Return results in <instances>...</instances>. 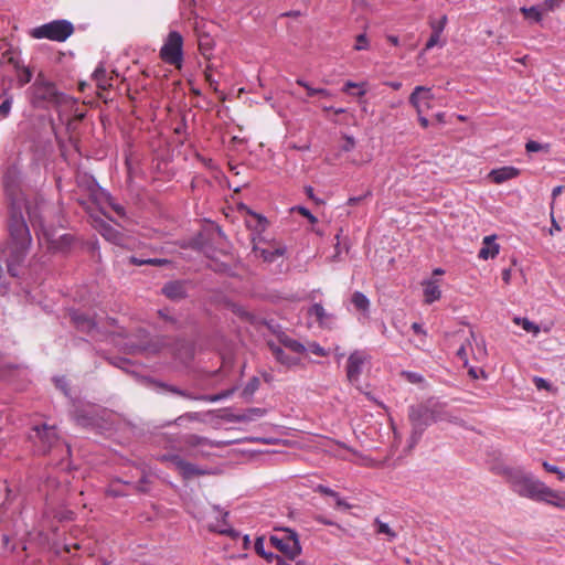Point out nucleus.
Here are the masks:
<instances>
[{
    "label": "nucleus",
    "instance_id": "f257e3e1",
    "mask_svg": "<svg viewBox=\"0 0 565 565\" xmlns=\"http://www.w3.org/2000/svg\"><path fill=\"white\" fill-rule=\"evenodd\" d=\"M3 188L8 200V242L2 249L8 271L12 277L20 275V266L29 254L32 236L25 215L32 224L39 222L40 209L43 203L39 198H28L15 184V180L8 171L3 177Z\"/></svg>",
    "mask_w": 565,
    "mask_h": 565
},
{
    "label": "nucleus",
    "instance_id": "f03ea898",
    "mask_svg": "<svg viewBox=\"0 0 565 565\" xmlns=\"http://www.w3.org/2000/svg\"><path fill=\"white\" fill-rule=\"evenodd\" d=\"M504 475L513 492L520 497L540 502L551 494L548 487L521 468H507Z\"/></svg>",
    "mask_w": 565,
    "mask_h": 565
},
{
    "label": "nucleus",
    "instance_id": "7ed1b4c3",
    "mask_svg": "<svg viewBox=\"0 0 565 565\" xmlns=\"http://www.w3.org/2000/svg\"><path fill=\"white\" fill-rule=\"evenodd\" d=\"M31 103L36 108L58 107L68 102L70 97L60 92L55 84L49 81L43 73H39L33 85Z\"/></svg>",
    "mask_w": 565,
    "mask_h": 565
},
{
    "label": "nucleus",
    "instance_id": "20e7f679",
    "mask_svg": "<svg viewBox=\"0 0 565 565\" xmlns=\"http://www.w3.org/2000/svg\"><path fill=\"white\" fill-rule=\"evenodd\" d=\"M408 419L412 425L408 447L414 448L420 440L426 428L435 423L430 402L409 406Z\"/></svg>",
    "mask_w": 565,
    "mask_h": 565
},
{
    "label": "nucleus",
    "instance_id": "39448f33",
    "mask_svg": "<svg viewBox=\"0 0 565 565\" xmlns=\"http://www.w3.org/2000/svg\"><path fill=\"white\" fill-rule=\"evenodd\" d=\"M269 544L289 559H295L301 553L298 534L291 529L276 530L269 537Z\"/></svg>",
    "mask_w": 565,
    "mask_h": 565
},
{
    "label": "nucleus",
    "instance_id": "423d86ee",
    "mask_svg": "<svg viewBox=\"0 0 565 565\" xmlns=\"http://www.w3.org/2000/svg\"><path fill=\"white\" fill-rule=\"evenodd\" d=\"M74 32L73 24L67 20H55L31 30L34 39H49L56 42H64Z\"/></svg>",
    "mask_w": 565,
    "mask_h": 565
},
{
    "label": "nucleus",
    "instance_id": "0eeeda50",
    "mask_svg": "<svg viewBox=\"0 0 565 565\" xmlns=\"http://www.w3.org/2000/svg\"><path fill=\"white\" fill-rule=\"evenodd\" d=\"M183 38L178 31H171L160 50V57L168 64L181 66L183 60Z\"/></svg>",
    "mask_w": 565,
    "mask_h": 565
},
{
    "label": "nucleus",
    "instance_id": "6e6552de",
    "mask_svg": "<svg viewBox=\"0 0 565 565\" xmlns=\"http://www.w3.org/2000/svg\"><path fill=\"white\" fill-rule=\"evenodd\" d=\"M29 438L41 454L49 452L58 441L55 426H49L46 424L34 426Z\"/></svg>",
    "mask_w": 565,
    "mask_h": 565
},
{
    "label": "nucleus",
    "instance_id": "1a4fd4ad",
    "mask_svg": "<svg viewBox=\"0 0 565 565\" xmlns=\"http://www.w3.org/2000/svg\"><path fill=\"white\" fill-rule=\"evenodd\" d=\"M433 407V419L435 423L447 422L455 425H463V419L460 418L458 413L447 407L446 404L440 402H430Z\"/></svg>",
    "mask_w": 565,
    "mask_h": 565
},
{
    "label": "nucleus",
    "instance_id": "9d476101",
    "mask_svg": "<svg viewBox=\"0 0 565 565\" xmlns=\"http://www.w3.org/2000/svg\"><path fill=\"white\" fill-rule=\"evenodd\" d=\"M70 318L74 327L81 331L95 337V333L98 332V324L94 318L88 315L81 312L78 310H72L70 312Z\"/></svg>",
    "mask_w": 565,
    "mask_h": 565
},
{
    "label": "nucleus",
    "instance_id": "9b49d317",
    "mask_svg": "<svg viewBox=\"0 0 565 565\" xmlns=\"http://www.w3.org/2000/svg\"><path fill=\"white\" fill-rule=\"evenodd\" d=\"M190 285L188 280H170L163 285L161 291L168 299L179 301L188 297Z\"/></svg>",
    "mask_w": 565,
    "mask_h": 565
},
{
    "label": "nucleus",
    "instance_id": "f8f14e48",
    "mask_svg": "<svg viewBox=\"0 0 565 565\" xmlns=\"http://www.w3.org/2000/svg\"><path fill=\"white\" fill-rule=\"evenodd\" d=\"M367 355L362 351H354L350 354L347 363V377L350 383H356L362 373V367Z\"/></svg>",
    "mask_w": 565,
    "mask_h": 565
},
{
    "label": "nucleus",
    "instance_id": "ddd939ff",
    "mask_svg": "<svg viewBox=\"0 0 565 565\" xmlns=\"http://www.w3.org/2000/svg\"><path fill=\"white\" fill-rule=\"evenodd\" d=\"M181 441L183 446L180 447V450L189 457H198L201 454L199 448L209 445L207 438L194 434L184 435Z\"/></svg>",
    "mask_w": 565,
    "mask_h": 565
},
{
    "label": "nucleus",
    "instance_id": "4468645a",
    "mask_svg": "<svg viewBox=\"0 0 565 565\" xmlns=\"http://www.w3.org/2000/svg\"><path fill=\"white\" fill-rule=\"evenodd\" d=\"M308 315L313 317L320 327L329 329L332 328L335 319L334 315L327 312L320 303H313L308 309Z\"/></svg>",
    "mask_w": 565,
    "mask_h": 565
},
{
    "label": "nucleus",
    "instance_id": "2eb2a0df",
    "mask_svg": "<svg viewBox=\"0 0 565 565\" xmlns=\"http://www.w3.org/2000/svg\"><path fill=\"white\" fill-rule=\"evenodd\" d=\"M266 344L278 363L288 367L295 366L299 363V359L286 354L279 343H276L273 340H267Z\"/></svg>",
    "mask_w": 565,
    "mask_h": 565
},
{
    "label": "nucleus",
    "instance_id": "dca6fc26",
    "mask_svg": "<svg viewBox=\"0 0 565 565\" xmlns=\"http://www.w3.org/2000/svg\"><path fill=\"white\" fill-rule=\"evenodd\" d=\"M520 174V170L512 166H505L498 169L491 170L489 178L497 184H501L508 180L516 178Z\"/></svg>",
    "mask_w": 565,
    "mask_h": 565
},
{
    "label": "nucleus",
    "instance_id": "f3484780",
    "mask_svg": "<svg viewBox=\"0 0 565 565\" xmlns=\"http://www.w3.org/2000/svg\"><path fill=\"white\" fill-rule=\"evenodd\" d=\"M276 337L278 343L285 347L286 349L290 350L291 352L297 354H303L305 352H307V348L303 343L290 338L286 332L279 331L276 333Z\"/></svg>",
    "mask_w": 565,
    "mask_h": 565
},
{
    "label": "nucleus",
    "instance_id": "a211bd4d",
    "mask_svg": "<svg viewBox=\"0 0 565 565\" xmlns=\"http://www.w3.org/2000/svg\"><path fill=\"white\" fill-rule=\"evenodd\" d=\"M175 469L181 473L184 479H191L195 476H202L205 473L204 470L198 466L185 461L183 458H174Z\"/></svg>",
    "mask_w": 565,
    "mask_h": 565
},
{
    "label": "nucleus",
    "instance_id": "6ab92c4d",
    "mask_svg": "<svg viewBox=\"0 0 565 565\" xmlns=\"http://www.w3.org/2000/svg\"><path fill=\"white\" fill-rule=\"evenodd\" d=\"M73 243H74V237L71 234H63L57 238H54V237L47 238L49 248L53 252H58V253H66L67 250H70Z\"/></svg>",
    "mask_w": 565,
    "mask_h": 565
},
{
    "label": "nucleus",
    "instance_id": "aec40b11",
    "mask_svg": "<svg viewBox=\"0 0 565 565\" xmlns=\"http://www.w3.org/2000/svg\"><path fill=\"white\" fill-rule=\"evenodd\" d=\"M499 253V245L494 243V236H486L483 238V246L479 250V258L489 259L494 258Z\"/></svg>",
    "mask_w": 565,
    "mask_h": 565
},
{
    "label": "nucleus",
    "instance_id": "412c9836",
    "mask_svg": "<svg viewBox=\"0 0 565 565\" xmlns=\"http://www.w3.org/2000/svg\"><path fill=\"white\" fill-rule=\"evenodd\" d=\"M266 411L259 407L248 408L244 414L233 415L230 420L234 423L250 422L260 418L265 415Z\"/></svg>",
    "mask_w": 565,
    "mask_h": 565
},
{
    "label": "nucleus",
    "instance_id": "4be33fe9",
    "mask_svg": "<svg viewBox=\"0 0 565 565\" xmlns=\"http://www.w3.org/2000/svg\"><path fill=\"white\" fill-rule=\"evenodd\" d=\"M441 296L439 286L435 281H427L424 287V297L427 303H433L438 300Z\"/></svg>",
    "mask_w": 565,
    "mask_h": 565
},
{
    "label": "nucleus",
    "instance_id": "5701e85b",
    "mask_svg": "<svg viewBox=\"0 0 565 565\" xmlns=\"http://www.w3.org/2000/svg\"><path fill=\"white\" fill-rule=\"evenodd\" d=\"M420 93L424 94V98H426V99H430L431 98V94H430V89L429 88H427L425 86H417V87H415V89L413 90V93L409 96V103L417 109L418 114L422 113V109H420V106H419V94Z\"/></svg>",
    "mask_w": 565,
    "mask_h": 565
},
{
    "label": "nucleus",
    "instance_id": "b1692460",
    "mask_svg": "<svg viewBox=\"0 0 565 565\" xmlns=\"http://www.w3.org/2000/svg\"><path fill=\"white\" fill-rule=\"evenodd\" d=\"M98 231L109 242L117 243L120 238V233L105 222H100Z\"/></svg>",
    "mask_w": 565,
    "mask_h": 565
},
{
    "label": "nucleus",
    "instance_id": "393cba45",
    "mask_svg": "<svg viewBox=\"0 0 565 565\" xmlns=\"http://www.w3.org/2000/svg\"><path fill=\"white\" fill-rule=\"evenodd\" d=\"M351 302L353 303V306L355 307L356 310H360L364 313L369 311L370 300L363 292H361V291L353 292Z\"/></svg>",
    "mask_w": 565,
    "mask_h": 565
},
{
    "label": "nucleus",
    "instance_id": "a878e982",
    "mask_svg": "<svg viewBox=\"0 0 565 565\" xmlns=\"http://www.w3.org/2000/svg\"><path fill=\"white\" fill-rule=\"evenodd\" d=\"M550 492H551V494L545 495L546 498L541 499L540 502H546L548 504H552L554 507L565 510V495L552 490L551 488H550Z\"/></svg>",
    "mask_w": 565,
    "mask_h": 565
},
{
    "label": "nucleus",
    "instance_id": "bb28decb",
    "mask_svg": "<svg viewBox=\"0 0 565 565\" xmlns=\"http://www.w3.org/2000/svg\"><path fill=\"white\" fill-rule=\"evenodd\" d=\"M159 387L164 390L168 393H171L173 395L181 396L186 399L193 401L194 394L186 390H181L178 386L167 384V383H159Z\"/></svg>",
    "mask_w": 565,
    "mask_h": 565
},
{
    "label": "nucleus",
    "instance_id": "cd10ccee",
    "mask_svg": "<svg viewBox=\"0 0 565 565\" xmlns=\"http://www.w3.org/2000/svg\"><path fill=\"white\" fill-rule=\"evenodd\" d=\"M520 11L523 13V15L526 19H532L535 22H540L541 19H542V14H543V12H542V10L540 8V4L533 6V7H530V8L522 7L520 9Z\"/></svg>",
    "mask_w": 565,
    "mask_h": 565
},
{
    "label": "nucleus",
    "instance_id": "c85d7f7f",
    "mask_svg": "<svg viewBox=\"0 0 565 565\" xmlns=\"http://www.w3.org/2000/svg\"><path fill=\"white\" fill-rule=\"evenodd\" d=\"M260 382L257 376H253L242 391L244 398H250L255 392L259 388Z\"/></svg>",
    "mask_w": 565,
    "mask_h": 565
},
{
    "label": "nucleus",
    "instance_id": "c756f323",
    "mask_svg": "<svg viewBox=\"0 0 565 565\" xmlns=\"http://www.w3.org/2000/svg\"><path fill=\"white\" fill-rule=\"evenodd\" d=\"M228 515V512H224L222 516V521H217L215 524L210 525V530L217 532L220 534H232L233 530L227 527L226 518Z\"/></svg>",
    "mask_w": 565,
    "mask_h": 565
},
{
    "label": "nucleus",
    "instance_id": "7c9ffc66",
    "mask_svg": "<svg viewBox=\"0 0 565 565\" xmlns=\"http://www.w3.org/2000/svg\"><path fill=\"white\" fill-rule=\"evenodd\" d=\"M374 525L376 526V532L379 534L386 535L390 541H393L396 537V533L388 526V524L382 522L380 519H375Z\"/></svg>",
    "mask_w": 565,
    "mask_h": 565
},
{
    "label": "nucleus",
    "instance_id": "2f4dec72",
    "mask_svg": "<svg viewBox=\"0 0 565 565\" xmlns=\"http://www.w3.org/2000/svg\"><path fill=\"white\" fill-rule=\"evenodd\" d=\"M232 311L241 319L248 321V322H254V319H255L254 315L248 312L244 307L234 305L232 308Z\"/></svg>",
    "mask_w": 565,
    "mask_h": 565
},
{
    "label": "nucleus",
    "instance_id": "473e14b6",
    "mask_svg": "<svg viewBox=\"0 0 565 565\" xmlns=\"http://www.w3.org/2000/svg\"><path fill=\"white\" fill-rule=\"evenodd\" d=\"M18 73V83L20 86H24L25 84L30 83L32 79V71L30 67L24 66L20 72Z\"/></svg>",
    "mask_w": 565,
    "mask_h": 565
},
{
    "label": "nucleus",
    "instance_id": "72a5a7b5",
    "mask_svg": "<svg viewBox=\"0 0 565 565\" xmlns=\"http://www.w3.org/2000/svg\"><path fill=\"white\" fill-rule=\"evenodd\" d=\"M563 2L564 0H544L540 8L543 13H546L558 9Z\"/></svg>",
    "mask_w": 565,
    "mask_h": 565
},
{
    "label": "nucleus",
    "instance_id": "f704fd0d",
    "mask_svg": "<svg viewBox=\"0 0 565 565\" xmlns=\"http://www.w3.org/2000/svg\"><path fill=\"white\" fill-rule=\"evenodd\" d=\"M548 149H550V146L547 143L543 145V143H540L534 140H530L525 143V150L527 152H539V151L548 152Z\"/></svg>",
    "mask_w": 565,
    "mask_h": 565
},
{
    "label": "nucleus",
    "instance_id": "c9c22d12",
    "mask_svg": "<svg viewBox=\"0 0 565 565\" xmlns=\"http://www.w3.org/2000/svg\"><path fill=\"white\" fill-rule=\"evenodd\" d=\"M306 348H307V351L313 353L317 356H327L329 354L324 348H322L319 343H317L315 341L308 342Z\"/></svg>",
    "mask_w": 565,
    "mask_h": 565
},
{
    "label": "nucleus",
    "instance_id": "e433bc0d",
    "mask_svg": "<svg viewBox=\"0 0 565 565\" xmlns=\"http://www.w3.org/2000/svg\"><path fill=\"white\" fill-rule=\"evenodd\" d=\"M212 49V39L209 35L201 36L199 39V50L206 56Z\"/></svg>",
    "mask_w": 565,
    "mask_h": 565
},
{
    "label": "nucleus",
    "instance_id": "4c0bfd02",
    "mask_svg": "<svg viewBox=\"0 0 565 565\" xmlns=\"http://www.w3.org/2000/svg\"><path fill=\"white\" fill-rule=\"evenodd\" d=\"M515 322L516 323H521L522 324V328L526 331V332H533L534 334L539 333L540 331V328L531 322L530 320L523 318V319H520V318H516L515 319Z\"/></svg>",
    "mask_w": 565,
    "mask_h": 565
},
{
    "label": "nucleus",
    "instance_id": "58836bf2",
    "mask_svg": "<svg viewBox=\"0 0 565 565\" xmlns=\"http://www.w3.org/2000/svg\"><path fill=\"white\" fill-rule=\"evenodd\" d=\"M3 56L7 57L8 62L14 67L17 72H20V70L25 66L17 56L11 54L10 51H7Z\"/></svg>",
    "mask_w": 565,
    "mask_h": 565
},
{
    "label": "nucleus",
    "instance_id": "ea45409f",
    "mask_svg": "<svg viewBox=\"0 0 565 565\" xmlns=\"http://www.w3.org/2000/svg\"><path fill=\"white\" fill-rule=\"evenodd\" d=\"M259 255L265 262H274L277 256L281 255V252L279 249H262Z\"/></svg>",
    "mask_w": 565,
    "mask_h": 565
},
{
    "label": "nucleus",
    "instance_id": "a19ab883",
    "mask_svg": "<svg viewBox=\"0 0 565 565\" xmlns=\"http://www.w3.org/2000/svg\"><path fill=\"white\" fill-rule=\"evenodd\" d=\"M12 106V97H6V99L0 104V117L6 118L11 110Z\"/></svg>",
    "mask_w": 565,
    "mask_h": 565
},
{
    "label": "nucleus",
    "instance_id": "79ce46f5",
    "mask_svg": "<svg viewBox=\"0 0 565 565\" xmlns=\"http://www.w3.org/2000/svg\"><path fill=\"white\" fill-rule=\"evenodd\" d=\"M402 375L406 379L407 382L413 384H419L424 381V377L416 372H403Z\"/></svg>",
    "mask_w": 565,
    "mask_h": 565
},
{
    "label": "nucleus",
    "instance_id": "37998d69",
    "mask_svg": "<svg viewBox=\"0 0 565 565\" xmlns=\"http://www.w3.org/2000/svg\"><path fill=\"white\" fill-rule=\"evenodd\" d=\"M292 211H297L298 213H300L302 216H305L306 218H308V221L312 224H315L318 220L317 217L306 207L303 206H295L292 209Z\"/></svg>",
    "mask_w": 565,
    "mask_h": 565
},
{
    "label": "nucleus",
    "instance_id": "c03bdc74",
    "mask_svg": "<svg viewBox=\"0 0 565 565\" xmlns=\"http://www.w3.org/2000/svg\"><path fill=\"white\" fill-rule=\"evenodd\" d=\"M367 46H369V41L366 39V35L365 34H359L356 36V42H355L354 49L356 51H362V50H366Z\"/></svg>",
    "mask_w": 565,
    "mask_h": 565
},
{
    "label": "nucleus",
    "instance_id": "a18cd8bd",
    "mask_svg": "<svg viewBox=\"0 0 565 565\" xmlns=\"http://www.w3.org/2000/svg\"><path fill=\"white\" fill-rule=\"evenodd\" d=\"M193 401H203V402H218L221 401L220 394H211V395H195L193 397Z\"/></svg>",
    "mask_w": 565,
    "mask_h": 565
},
{
    "label": "nucleus",
    "instance_id": "49530a36",
    "mask_svg": "<svg viewBox=\"0 0 565 565\" xmlns=\"http://www.w3.org/2000/svg\"><path fill=\"white\" fill-rule=\"evenodd\" d=\"M439 39H440V33H438V31L433 30V33L430 34V36L425 45V50H430L435 45H437V43L439 42Z\"/></svg>",
    "mask_w": 565,
    "mask_h": 565
},
{
    "label": "nucleus",
    "instance_id": "de8ad7c7",
    "mask_svg": "<svg viewBox=\"0 0 565 565\" xmlns=\"http://www.w3.org/2000/svg\"><path fill=\"white\" fill-rule=\"evenodd\" d=\"M184 419L188 420H199V414L198 413H185L178 418L174 419V424L181 425Z\"/></svg>",
    "mask_w": 565,
    "mask_h": 565
},
{
    "label": "nucleus",
    "instance_id": "09e8293b",
    "mask_svg": "<svg viewBox=\"0 0 565 565\" xmlns=\"http://www.w3.org/2000/svg\"><path fill=\"white\" fill-rule=\"evenodd\" d=\"M265 541H264V537L259 536L256 539L255 541V544H254V548H255V552L263 557V555H265V553L267 552L265 550Z\"/></svg>",
    "mask_w": 565,
    "mask_h": 565
},
{
    "label": "nucleus",
    "instance_id": "8fccbe9b",
    "mask_svg": "<svg viewBox=\"0 0 565 565\" xmlns=\"http://www.w3.org/2000/svg\"><path fill=\"white\" fill-rule=\"evenodd\" d=\"M174 458H182V457L178 454H163L158 457V460H160L161 462H169L175 468Z\"/></svg>",
    "mask_w": 565,
    "mask_h": 565
},
{
    "label": "nucleus",
    "instance_id": "3c124183",
    "mask_svg": "<svg viewBox=\"0 0 565 565\" xmlns=\"http://www.w3.org/2000/svg\"><path fill=\"white\" fill-rule=\"evenodd\" d=\"M355 147V140L353 137L351 136H344V142L343 145L341 146V149L344 151V152H349L351 150H353V148Z\"/></svg>",
    "mask_w": 565,
    "mask_h": 565
},
{
    "label": "nucleus",
    "instance_id": "603ef678",
    "mask_svg": "<svg viewBox=\"0 0 565 565\" xmlns=\"http://www.w3.org/2000/svg\"><path fill=\"white\" fill-rule=\"evenodd\" d=\"M315 491L316 492H319L323 495H329V497H337V492L332 489H330L329 487H326L323 484H318L316 488H315Z\"/></svg>",
    "mask_w": 565,
    "mask_h": 565
},
{
    "label": "nucleus",
    "instance_id": "864d4df0",
    "mask_svg": "<svg viewBox=\"0 0 565 565\" xmlns=\"http://www.w3.org/2000/svg\"><path fill=\"white\" fill-rule=\"evenodd\" d=\"M533 382L537 390H551V384L543 377L535 376Z\"/></svg>",
    "mask_w": 565,
    "mask_h": 565
},
{
    "label": "nucleus",
    "instance_id": "5fc2aeb1",
    "mask_svg": "<svg viewBox=\"0 0 565 565\" xmlns=\"http://www.w3.org/2000/svg\"><path fill=\"white\" fill-rule=\"evenodd\" d=\"M446 22H447V18L444 15L439 21L431 22V29L434 31H438V33L441 34V32L445 29Z\"/></svg>",
    "mask_w": 565,
    "mask_h": 565
},
{
    "label": "nucleus",
    "instance_id": "6e6d98bb",
    "mask_svg": "<svg viewBox=\"0 0 565 565\" xmlns=\"http://www.w3.org/2000/svg\"><path fill=\"white\" fill-rule=\"evenodd\" d=\"M334 499V502H335V508L338 509H343V510H349L351 508V504H349L345 500H343L339 493L337 492V497H333Z\"/></svg>",
    "mask_w": 565,
    "mask_h": 565
},
{
    "label": "nucleus",
    "instance_id": "4d7b16f0",
    "mask_svg": "<svg viewBox=\"0 0 565 565\" xmlns=\"http://www.w3.org/2000/svg\"><path fill=\"white\" fill-rule=\"evenodd\" d=\"M553 209H554V203H551V210H553ZM551 223H552V227L550 230L551 235H553L555 232H559L561 231V226L556 222V220L554 217L553 211H551Z\"/></svg>",
    "mask_w": 565,
    "mask_h": 565
},
{
    "label": "nucleus",
    "instance_id": "13d9d810",
    "mask_svg": "<svg viewBox=\"0 0 565 565\" xmlns=\"http://www.w3.org/2000/svg\"><path fill=\"white\" fill-rule=\"evenodd\" d=\"M147 484H148L147 477L146 476L141 477L140 480L136 484L137 491L143 492V493L148 492L149 489H148Z\"/></svg>",
    "mask_w": 565,
    "mask_h": 565
},
{
    "label": "nucleus",
    "instance_id": "bf43d9fd",
    "mask_svg": "<svg viewBox=\"0 0 565 565\" xmlns=\"http://www.w3.org/2000/svg\"><path fill=\"white\" fill-rule=\"evenodd\" d=\"M146 263H147V265H150V266H163V265H167L169 263V260L163 259V258H147Z\"/></svg>",
    "mask_w": 565,
    "mask_h": 565
},
{
    "label": "nucleus",
    "instance_id": "052dcab7",
    "mask_svg": "<svg viewBox=\"0 0 565 565\" xmlns=\"http://www.w3.org/2000/svg\"><path fill=\"white\" fill-rule=\"evenodd\" d=\"M55 384L65 395L68 394L67 383L64 377L55 379Z\"/></svg>",
    "mask_w": 565,
    "mask_h": 565
},
{
    "label": "nucleus",
    "instance_id": "680f3d73",
    "mask_svg": "<svg viewBox=\"0 0 565 565\" xmlns=\"http://www.w3.org/2000/svg\"><path fill=\"white\" fill-rule=\"evenodd\" d=\"M94 77L98 81V82H102L105 79L106 77V70L103 67V66H98L95 71H94Z\"/></svg>",
    "mask_w": 565,
    "mask_h": 565
},
{
    "label": "nucleus",
    "instance_id": "e2e57ef3",
    "mask_svg": "<svg viewBox=\"0 0 565 565\" xmlns=\"http://www.w3.org/2000/svg\"><path fill=\"white\" fill-rule=\"evenodd\" d=\"M190 246L193 248V249H198V250H202L203 249V242H202V237L199 236L196 238H193L191 242H190Z\"/></svg>",
    "mask_w": 565,
    "mask_h": 565
},
{
    "label": "nucleus",
    "instance_id": "0e129e2a",
    "mask_svg": "<svg viewBox=\"0 0 565 565\" xmlns=\"http://www.w3.org/2000/svg\"><path fill=\"white\" fill-rule=\"evenodd\" d=\"M315 95L329 96V92L324 88H309V96Z\"/></svg>",
    "mask_w": 565,
    "mask_h": 565
},
{
    "label": "nucleus",
    "instance_id": "69168bd1",
    "mask_svg": "<svg viewBox=\"0 0 565 565\" xmlns=\"http://www.w3.org/2000/svg\"><path fill=\"white\" fill-rule=\"evenodd\" d=\"M236 390H237V387L233 386L228 390L220 392L218 394H220L221 401L231 397L235 393Z\"/></svg>",
    "mask_w": 565,
    "mask_h": 565
},
{
    "label": "nucleus",
    "instance_id": "338daca9",
    "mask_svg": "<svg viewBox=\"0 0 565 565\" xmlns=\"http://www.w3.org/2000/svg\"><path fill=\"white\" fill-rule=\"evenodd\" d=\"M146 259L147 258H139V257H136V256H130L129 257V263L131 265H135V266H142V265H147Z\"/></svg>",
    "mask_w": 565,
    "mask_h": 565
},
{
    "label": "nucleus",
    "instance_id": "774afa93",
    "mask_svg": "<svg viewBox=\"0 0 565 565\" xmlns=\"http://www.w3.org/2000/svg\"><path fill=\"white\" fill-rule=\"evenodd\" d=\"M563 192H565V185L555 186L552 191L553 201Z\"/></svg>",
    "mask_w": 565,
    "mask_h": 565
}]
</instances>
